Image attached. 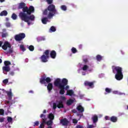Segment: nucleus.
<instances>
[{"label":"nucleus","instance_id":"774afa93","mask_svg":"<svg viewBox=\"0 0 128 128\" xmlns=\"http://www.w3.org/2000/svg\"><path fill=\"white\" fill-rule=\"evenodd\" d=\"M3 32H6V29H3Z\"/></svg>","mask_w":128,"mask_h":128},{"label":"nucleus","instance_id":"412c9836","mask_svg":"<svg viewBox=\"0 0 128 128\" xmlns=\"http://www.w3.org/2000/svg\"><path fill=\"white\" fill-rule=\"evenodd\" d=\"M2 70L4 72H8L10 70V66H4L2 67Z\"/></svg>","mask_w":128,"mask_h":128},{"label":"nucleus","instance_id":"a18cd8bd","mask_svg":"<svg viewBox=\"0 0 128 128\" xmlns=\"http://www.w3.org/2000/svg\"><path fill=\"white\" fill-rule=\"evenodd\" d=\"M96 124H95V125H93V124H92V125H88V128H96Z\"/></svg>","mask_w":128,"mask_h":128},{"label":"nucleus","instance_id":"0eeeda50","mask_svg":"<svg viewBox=\"0 0 128 128\" xmlns=\"http://www.w3.org/2000/svg\"><path fill=\"white\" fill-rule=\"evenodd\" d=\"M24 38H26V34H24V33H22L19 35H16L15 36L14 38L16 40H18V42H20L22 40H24Z\"/></svg>","mask_w":128,"mask_h":128},{"label":"nucleus","instance_id":"c9c22d12","mask_svg":"<svg viewBox=\"0 0 128 128\" xmlns=\"http://www.w3.org/2000/svg\"><path fill=\"white\" fill-rule=\"evenodd\" d=\"M60 8L61 10H64V12H66V10H67L66 6L65 5H62Z\"/></svg>","mask_w":128,"mask_h":128},{"label":"nucleus","instance_id":"603ef678","mask_svg":"<svg viewBox=\"0 0 128 128\" xmlns=\"http://www.w3.org/2000/svg\"><path fill=\"white\" fill-rule=\"evenodd\" d=\"M104 118L106 120H110V117L108 116H105Z\"/></svg>","mask_w":128,"mask_h":128},{"label":"nucleus","instance_id":"3c124183","mask_svg":"<svg viewBox=\"0 0 128 128\" xmlns=\"http://www.w3.org/2000/svg\"><path fill=\"white\" fill-rule=\"evenodd\" d=\"M76 128H84V126L82 125H77L76 126Z\"/></svg>","mask_w":128,"mask_h":128},{"label":"nucleus","instance_id":"69168bd1","mask_svg":"<svg viewBox=\"0 0 128 128\" xmlns=\"http://www.w3.org/2000/svg\"><path fill=\"white\" fill-rule=\"evenodd\" d=\"M82 76H86V72H82Z\"/></svg>","mask_w":128,"mask_h":128},{"label":"nucleus","instance_id":"37998d69","mask_svg":"<svg viewBox=\"0 0 128 128\" xmlns=\"http://www.w3.org/2000/svg\"><path fill=\"white\" fill-rule=\"evenodd\" d=\"M7 120L8 122H12V117H8Z\"/></svg>","mask_w":128,"mask_h":128},{"label":"nucleus","instance_id":"13d9d810","mask_svg":"<svg viewBox=\"0 0 128 128\" xmlns=\"http://www.w3.org/2000/svg\"><path fill=\"white\" fill-rule=\"evenodd\" d=\"M61 98H62V100H66V97L64 96H62L61 97Z\"/></svg>","mask_w":128,"mask_h":128},{"label":"nucleus","instance_id":"5fc2aeb1","mask_svg":"<svg viewBox=\"0 0 128 128\" xmlns=\"http://www.w3.org/2000/svg\"><path fill=\"white\" fill-rule=\"evenodd\" d=\"M68 88H70V86H68V85H66V86L64 87V90H68Z\"/></svg>","mask_w":128,"mask_h":128},{"label":"nucleus","instance_id":"473e14b6","mask_svg":"<svg viewBox=\"0 0 128 128\" xmlns=\"http://www.w3.org/2000/svg\"><path fill=\"white\" fill-rule=\"evenodd\" d=\"M50 30L53 32H56V27H54V26H52L50 28Z\"/></svg>","mask_w":128,"mask_h":128},{"label":"nucleus","instance_id":"4c0bfd02","mask_svg":"<svg viewBox=\"0 0 128 128\" xmlns=\"http://www.w3.org/2000/svg\"><path fill=\"white\" fill-rule=\"evenodd\" d=\"M40 82L42 84H46V78H42L41 79H40Z\"/></svg>","mask_w":128,"mask_h":128},{"label":"nucleus","instance_id":"7c9ffc66","mask_svg":"<svg viewBox=\"0 0 128 128\" xmlns=\"http://www.w3.org/2000/svg\"><path fill=\"white\" fill-rule=\"evenodd\" d=\"M17 18H18V16H16V14L14 13L12 14V20H16Z\"/></svg>","mask_w":128,"mask_h":128},{"label":"nucleus","instance_id":"393cba45","mask_svg":"<svg viewBox=\"0 0 128 128\" xmlns=\"http://www.w3.org/2000/svg\"><path fill=\"white\" fill-rule=\"evenodd\" d=\"M105 93L104 94H110L112 92V89L108 88H105Z\"/></svg>","mask_w":128,"mask_h":128},{"label":"nucleus","instance_id":"f3484780","mask_svg":"<svg viewBox=\"0 0 128 128\" xmlns=\"http://www.w3.org/2000/svg\"><path fill=\"white\" fill-rule=\"evenodd\" d=\"M42 24H46L48 22V18H44L42 19Z\"/></svg>","mask_w":128,"mask_h":128},{"label":"nucleus","instance_id":"cd10ccee","mask_svg":"<svg viewBox=\"0 0 128 128\" xmlns=\"http://www.w3.org/2000/svg\"><path fill=\"white\" fill-rule=\"evenodd\" d=\"M88 65H84L83 67L82 68V70L86 71V70H88Z\"/></svg>","mask_w":128,"mask_h":128},{"label":"nucleus","instance_id":"aec40b11","mask_svg":"<svg viewBox=\"0 0 128 128\" xmlns=\"http://www.w3.org/2000/svg\"><path fill=\"white\" fill-rule=\"evenodd\" d=\"M74 94V90H68L67 93L66 94V96H72Z\"/></svg>","mask_w":128,"mask_h":128},{"label":"nucleus","instance_id":"20e7f679","mask_svg":"<svg viewBox=\"0 0 128 128\" xmlns=\"http://www.w3.org/2000/svg\"><path fill=\"white\" fill-rule=\"evenodd\" d=\"M47 8L49 12L48 15V18H52V16L58 14V11L56 9V6L54 4H52L49 5Z\"/></svg>","mask_w":128,"mask_h":128},{"label":"nucleus","instance_id":"6e6552de","mask_svg":"<svg viewBox=\"0 0 128 128\" xmlns=\"http://www.w3.org/2000/svg\"><path fill=\"white\" fill-rule=\"evenodd\" d=\"M95 82H96L94 81L92 82L85 81L84 82V86H89V88H94V84Z\"/></svg>","mask_w":128,"mask_h":128},{"label":"nucleus","instance_id":"4468645a","mask_svg":"<svg viewBox=\"0 0 128 128\" xmlns=\"http://www.w3.org/2000/svg\"><path fill=\"white\" fill-rule=\"evenodd\" d=\"M76 108L79 112H84V108L82 106V105L78 106Z\"/></svg>","mask_w":128,"mask_h":128},{"label":"nucleus","instance_id":"6ab92c4d","mask_svg":"<svg viewBox=\"0 0 128 128\" xmlns=\"http://www.w3.org/2000/svg\"><path fill=\"white\" fill-rule=\"evenodd\" d=\"M6 93L7 94V96L8 98V99L12 100V93L11 92V91H6Z\"/></svg>","mask_w":128,"mask_h":128},{"label":"nucleus","instance_id":"8fccbe9b","mask_svg":"<svg viewBox=\"0 0 128 128\" xmlns=\"http://www.w3.org/2000/svg\"><path fill=\"white\" fill-rule=\"evenodd\" d=\"M73 124H78V120L76 119H72Z\"/></svg>","mask_w":128,"mask_h":128},{"label":"nucleus","instance_id":"c756f323","mask_svg":"<svg viewBox=\"0 0 128 128\" xmlns=\"http://www.w3.org/2000/svg\"><path fill=\"white\" fill-rule=\"evenodd\" d=\"M71 50L72 54H76L78 52V50L74 47L72 48Z\"/></svg>","mask_w":128,"mask_h":128},{"label":"nucleus","instance_id":"a211bd4d","mask_svg":"<svg viewBox=\"0 0 128 128\" xmlns=\"http://www.w3.org/2000/svg\"><path fill=\"white\" fill-rule=\"evenodd\" d=\"M74 100L72 99H69L67 100L66 104L67 106H71V104H74Z\"/></svg>","mask_w":128,"mask_h":128},{"label":"nucleus","instance_id":"423d86ee","mask_svg":"<svg viewBox=\"0 0 128 128\" xmlns=\"http://www.w3.org/2000/svg\"><path fill=\"white\" fill-rule=\"evenodd\" d=\"M56 108H64V103L62 101L56 100V102L53 103V109L56 110Z\"/></svg>","mask_w":128,"mask_h":128},{"label":"nucleus","instance_id":"2eb2a0df","mask_svg":"<svg viewBox=\"0 0 128 128\" xmlns=\"http://www.w3.org/2000/svg\"><path fill=\"white\" fill-rule=\"evenodd\" d=\"M110 122H118V117L116 116H112L110 118Z\"/></svg>","mask_w":128,"mask_h":128},{"label":"nucleus","instance_id":"ddd939ff","mask_svg":"<svg viewBox=\"0 0 128 128\" xmlns=\"http://www.w3.org/2000/svg\"><path fill=\"white\" fill-rule=\"evenodd\" d=\"M92 120L93 122V124H96L98 120V116L94 115L92 118Z\"/></svg>","mask_w":128,"mask_h":128},{"label":"nucleus","instance_id":"09e8293b","mask_svg":"<svg viewBox=\"0 0 128 128\" xmlns=\"http://www.w3.org/2000/svg\"><path fill=\"white\" fill-rule=\"evenodd\" d=\"M4 122V118H0V122Z\"/></svg>","mask_w":128,"mask_h":128},{"label":"nucleus","instance_id":"5701e85b","mask_svg":"<svg viewBox=\"0 0 128 128\" xmlns=\"http://www.w3.org/2000/svg\"><path fill=\"white\" fill-rule=\"evenodd\" d=\"M8 16V12L6 10H4L2 11L0 13V16Z\"/></svg>","mask_w":128,"mask_h":128},{"label":"nucleus","instance_id":"2f4dec72","mask_svg":"<svg viewBox=\"0 0 128 128\" xmlns=\"http://www.w3.org/2000/svg\"><path fill=\"white\" fill-rule=\"evenodd\" d=\"M20 48L22 52H26V48H24V46L21 44L20 45Z\"/></svg>","mask_w":128,"mask_h":128},{"label":"nucleus","instance_id":"58836bf2","mask_svg":"<svg viewBox=\"0 0 128 128\" xmlns=\"http://www.w3.org/2000/svg\"><path fill=\"white\" fill-rule=\"evenodd\" d=\"M48 8L47 9H46L45 10H44V11L43 12V14L44 16H48Z\"/></svg>","mask_w":128,"mask_h":128},{"label":"nucleus","instance_id":"a19ab883","mask_svg":"<svg viewBox=\"0 0 128 128\" xmlns=\"http://www.w3.org/2000/svg\"><path fill=\"white\" fill-rule=\"evenodd\" d=\"M4 110L0 109V116H4Z\"/></svg>","mask_w":128,"mask_h":128},{"label":"nucleus","instance_id":"0e129e2a","mask_svg":"<svg viewBox=\"0 0 128 128\" xmlns=\"http://www.w3.org/2000/svg\"><path fill=\"white\" fill-rule=\"evenodd\" d=\"M29 92H30V94H34V91H32V90H30V91H29Z\"/></svg>","mask_w":128,"mask_h":128},{"label":"nucleus","instance_id":"bb28decb","mask_svg":"<svg viewBox=\"0 0 128 128\" xmlns=\"http://www.w3.org/2000/svg\"><path fill=\"white\" fill-rule=\"evenodd\" d=\"M4 64L6 66H8L12 64V63H10V61L6 60L4 62Z\"/></svg>","mask_w":128,"mask_h":128},{"label":"nucleus","instance_id":"864d4df0","mask_svg":"<svg viewBox=\"0 0 128 128\" xmlns=\"http://www.w3.org/2000/svg\"><path fill=\"white\" fill-rule=\"evenodd\" d=\"M34 124V126H38V124H40V122H38V121H36Z\"/></svg>","mask_w":128,"mask_h":128},{"label":"nucleus","instance_id":"49530a36","mask_svg":"<svg viewBox=\"0 0 128 128\" xmlns=\"http://www.w3.org/2000/svg\"><path fill=\"white\" fill-rule=\"evenodd\" d=\"M3 84H8V79H5L2 81Z\"/></svg>","mask_w":128,"mask_h":128},{"label":"nucleus","instance_id":"dca6fc26","mask_svg":"<svg viewBox=\"0 0 128 128\" xmlns=\"http://www.w3.org/2000/svg\"><path fill=\"white\" fill-rule=\"evenodd\" d=\"M47 89L48 92H50L52 90V83H48L47 86Z\"/></svg>","mask_w":128,"mask_h":128},{"label":"nucleus","instance_id":"7ed1b4c3","mask_svg":"<svg viewBox=\"0 0 128 128\" xmlns=\"http://www.w3.org/2000/svg\"><path fill=\"white\" fill-rule=\"evenodd\" d=\"M68 80L66 78H64L62 80L58 78L54 82V86H60V88H64L66 86H68Z\"/></svg>","mask_w":128,"mask_h":128},{"label":"nucleus","instance_id":"b1692460","mask_svg":"<svg viewBox=\"0 0 128 128\" xmlns=\"http://www.w3.org/2000/svg\"><path fill=\"white\" fill-rule=\"evenodd\" d=\"M48 118L50 120H54V115L52 113H50L48 114Z\"/></svg>","mask_w":128,"mask_h":128},{"label":"nucleus","instance_id":"6e6d98bb","mask_svg":"<svg viewBox=\"0 0 128 128\" xmlns=\"http://www.w3.org/2000/svg\"><path fill=\"white\" fill-rule=\"evenodd\" d=\"M72 112H73L74 114H76V109H74L72 110Z\"/></svg>","mask_w":128,"mask_h":128},{"label":"nucleus","instance_id":"680f3d73","mask_svg":"<svg viewBox=\"0 0 128 128\" xmlns=\"http://www.w3.org/2000/svg\"><path fill=\"white\" fill-rule=\"evenodd\" d=\"M43 114H46V110H44Z\"/></svg>","mask_w":128,"mask_h":128},{"label":"nucleus","instance_id":"e433bc0d","mask_svg":"<svg viewBox=\"0 0 128 128\" xmlns=\"http://www.w3.org/2000/svg\"><path fill=\"white\" fill-rule=\"evenodd\" d=\"M8 36V34L6 32H2V38H6Z\"/></svg>","mask_w":128,"mask_h":128},{"label":"nucleus","instance_id":"f03ea898","mask_svg":"<svg viewBox=\"0 0 128 128\" xmlns=\"http://www.w3.org/2000/svg\"><path fill=\"white\" fill-rule=\"evenodd\" d=\"M112 72L116 74H115V78L117 80H122L124 78V74H122V68L120 66H112Z\"/></svg>","mask_w":128,"mask_h":128},{"label":"nucleus","instance_id":"f8f14e48","mask_svg":"<svg viewBox=\"0 0 128 128\" xmlns=\"http://www.w3.org/2000/svg\"><path fill=\"white\" fill-rule=\"evenodd\" d=\"M57 88H58L60 90L59 92V94H64V93L66 92V91L64 90V87L62 88L60 86H57Z\"/></svg>","mask_w":128,"mask_h":128},{"label":"nucleus","instance_id":"f257e3e1","mask_svg":"<svg viewBox=\"0 0 128 128\" xmlns=\"http://www.w3.org/2000/svg\"><path fill=\"white\" fill-rule=\"evenodd\" d=\"M26 3L21 2L19 3L18 10H22V12L19 14V18L22 20L26 22H30V20H34V15L32 14L34 12V7L30 6L29 8L26 6Z\"/></svg>","mask_w":128,"mask_h":128},{"label":"nucleus","instance_id":"ea45409f","mask_svg":"<svg viewBox=\"0 0 128 128\" xmlns=\"http://www.w3.org/2000/svg\"><path fill=\"white\" fill-rule=\"evenodd\" d=\"M52 120H50L46 122L47 126H52Z\"/></svg>","mask_w":128,"mask_h":128},{"label":"nucleus","instance_id":"c03bdc74","mask_svg":"<svg viewBox=\"0 0 128 128\" xmlns=\"http://www.w3.org/2000/svg\"><path fill=\"white\" fill-rule=\"evenodd\" d=\"M46 2L48 4H52L53 0H46Z\"/></svg>","mask_w":128,"mask_h":128},{"label":"nucleus","instance_id":"79ce46f5","mask_svg":"<svg viewBox=\"0 0 128 128\" xmlns=\"http://www.w3.org/2000/svg\"><path fill=\"white\" fill-rule=\"evenodd\" d=\"M44 124H46V122H42L40 126V128H44Z\"/></svg>","mask_w":128,"mask_h":128},{"label":"nucleus","instance_id":"9b49d317","mask_svg":"<svg viewBox=\"0 0 128 128\" xmlns=\"http://www.w3.org/2000/svg\"><path fill=\"white\" fill-rule=\"evenodd\" d=\"M50 56L51 58L54 59L56 57V52L54 50H52L50 52Z\"/></svg>","mask_w":128,"mask_h":128},{"label":"nucleus","instance_id":"f704fd0d","mask_svg":"<svg viewBox=\"0 0 128 128\" xmlns=\"http://www.w3.org/2000/svg\"><path fill=\"white\" fill-rule=\"evenodd\" d=\"M45 80H46V82H47L48 84H50V82H52V79H50V77H47L45 79Z\"/></svg>","mask_w":128,"mask_h":128},{"label":"nucleus","instance_id":"bf43d9fd","mask_svg":"<svg viewBox=\"0 0 128 128\" xmlns=\"http://www.w3.org/2000/svg\"><path fill=\"white\" fill-rule=\"evenodd\" d=\"M2 46V42L0 41V48Z\"/></svg>","mask_w":128,"mask_h":128},{"label":"nucleus","instance_id":"4d7b16f0","mask_svg":"<svg viewBox=\"0 0 128 128\" xmlns=\"http://www.w3.org/2000/svg\"><path fill=\"white\" fill-rule=\"evenodd\" d=\"M10 76H14V72H10Z\"/></svg>","mask_w":128,"mask_h":128},{"label":"nucleus","instance_id":"1a4fd4ad","mask_svg":"<svg viewBox=\"0 0 128 128\" xmlns=\"http://www.w3.org/2000/svg\"><path fill=\"white\" fill-rule=\"evenodd\" d=\"M70 122V121H68L66 118L61 119L60 120V124L64 126H68Z\"/></svg>","mask_w":128,"mask_h":128},{"label":"nucleus","instance_id":"72a5a7b5","mask_svg":"<svg viewBox=\"0 0 128 128\" xmlns=\"http://www.w3.org/2000/svg\"><path fill=\"white\" fill-rule=\"evenodd\" d=\"M14 52V50L12 48H10L8 51L6 52V54H12Z\"/></svg>","mask_w":128,"mask_h":128},{"label":"nucleus","instance_id":"a878e982","mask_svg":"<svg viewBox=\"0 0 128 128\" xmlns=\"http://www.w3.org/2000/svg\"><path fill=\"white\" fill-rule=\"evenodd\" d=\"M96 60H98V62H100V60H102V56L100 54H98L96 56Z\"/></svg>","mask_w":128,"mask_h":128},{"label":"nucleus","instance_id":"e2e57ef3","mask_svg":"<svg viewBox=\"0 0 128 128\" xmlns=\"http://www.w3.org/2000/svg\"><path fill=\"white\" fill-rule=\"evenodd\" d=\"M82 48V45L80 44L79 45V48Z\"/></svg>","mask_w":128,"mask_h":128},{"label":"nucleus","instance_id":"052dcab7","mask_svg":"<svg viewBox=\"0 0 128 128\" xmlns=\"http://www.w3.org/2000/svg\"><path fill=\"white\" fill-rule=\"evenodd\" d=\"M84 62H88V59H84Z\"/></svg>","mask_w":128,"mask_h":128},{"label":"nucleus","instance_id":"c85d7f7f","mask_svg":"<svg viewBox=\"0 0 128 128\" xmlns=\"http://www.w3.org/2000/svg\"><path fill=\"white\" fill-rule=\"evenodd\" d=\"M28 48L30 52H34V46L32 45L29 46Z\"/></svg>","mask_w":128,"mask_h":128},{"label":"nucleus","instance_id":"9d476101","mask_svg":"<svg viewBox=\"0 0 128 128\" xmlns=\"http://www.w3.org/2000/svg\"><path fill=\"white\" fill-rule=\"evenodd\" d=\"M8 48H12V45H10V44L8 42L6 41L4 42V45L2 46V50H8Z\"/></svg>","mask_w":128,"mask_h":128},{"label":"nucleus","instance_id":"39448f33","mask_svg":"<svg viewBox=\"0 0 128 128\" xmlns=\"http://www.w3.org/2000/svg\"><path fill=\"white\" fill-rule=\"evenodd\" d=\"M50 50H47L44 51V54L40 56L41 62H48V58H50Z\"/></svg>","mask_w":128,"mask_h":128},{"label":"nucleus","instance_id":"338daca9","mask_svg":"<svg viewBox=\"0 0 128 128\" xmlns=\"http://www.w3.org/2000/svg\"><path fill=\"white\" fill-rule=\"evenodd\" d=\"M5 0H0V2H4Z\"/></svg>","mask_w":128,"mask_h":128},{"label":"nucleus","instance_id":"4be33fe9","mask_svg":"<svg viewBox=\"0 0 128 128\" xmlns=\"http://www.w3.org/2000/svg\"><path fill=\"white\" fill-rule=\"evenodd\" d=\"M40 118H42V122H46V116L44 114H41L40 116Z\"/></svg>","mask_w":128,"mask_h":128},{"label":"nucleus","instance_id":"de8ad7c7","mask_svg":"<svg viewBox=\"0 0 128 128\" xmlns=\"http://www.w3.org/2000/svg\"><path fill=\"white\" fill-rule=\"evenodd\" d=\"M6 28H10V23L8 22L6 24Z\"/></svg>","mask_w":128,"mask_h":128}]
</instances>
